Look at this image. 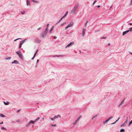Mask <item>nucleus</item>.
I'll use <instances>...</instances> for the list:
<instances>
[{"label": "nucleus", "mask_w": 132, "mask_h": 132, "mask_svg": "<svg viewBox=\"0 0 132 132\" xmlns=\"http://www.w3.org/2000/svg\"><path fill=\"white\" fill-rule=\"evenodd\" d=\"M79 5L78 4H75L74 7L72 9L71 11V14H74L76 12V11L78 9Z\"/></svg>", "instance_id": "f257e3e1"}, {"label": "nucleus", "mask_w": 132, "mask_h": 132, "mask_svg": "<svg viewBox=\"0 0 132 132\" xmlns=\"http://www.w3.org/2000/svg\"><path fill=\"white\" fill-rule=\"evenodd\" d=\"M34 42L36 43H40L41 42V40L37 38H36L34 40Z\"/></svg>", "instance_id": "f03ea898"}, {"label": "nucleus", "mask_w": 132, "mask_h": 132, "mask_svg": "<svg viewBox=\"0 0 132 132\" xmlns=\"http://www.w3.org/2000/svg\"><path fill=\"white\" fill-rule=\"evenodd\" d=\"M47 34V33L43 32L40 35V36L43 38H44V37Z\"/></svg>", "instance_id": "7ed1b4c3"}, {"label": "nucleus", "mask_w": 132, "mask_h": 132, "mask_svg": "<svg viewBox=\"0 0 132 132\" xmlns=\"http://www.w3.org/2000/svg\"><path fill=\"white\" fill-rule=\"evenodd\" d=\"M16 53L18 55L19 57L21 59H22L23 58L22 54L19 51L16 52Z\"/></svg>", "instance_id": "20e7f679"}, {"label": "nucleus", "mask_w": 132, "mask_h": 132, "mask_svg": "<svg viewBox=\"0 0 132 132\" xmlns=\"http://www.w3.org/2000/svg\"><path fill=\"white\" fill-rule=\"evenodd\" d=\"M31 123L34 124V121H33V120H31L28 123H27L26 125V126L27 127L29 126L30 125Z\"/></svg>", "instance_id": "39448f33"}, {"label": "nucleus", "mask_w": 132, "mask_h": 132, "mask_svg": "<svg viewBox=\"0 0 132 132\" xmlns=\"http://www.w3.org/2000/svg\"><path fill=\"white\" fill-rule=\"evenodd\" d=\"M74 44V42H70L69 44L65 48H66L67 47H70L72 46V45H73Z\"/></svg>", "instance_id": "423d86ee"}, {"label": "nucleus", "mask_w": 132, "mask_h": 132, "mask_svg": "<svg viewBox=\"0 0 132 132\" xmlns=\"http://www.w3.org/2000/svg\"><path fill=\"white\" fill-rule=\"evenodd\" d=\"M128 117H127V119L126 121H125V122L121 125V127H122L123 126H126V124L128 122Z\"/></svg>", "instance_id": "0eeeda50"}, {"label": "nucleus", "mask_w": 132, "mask_h": 132, "mask_svg": "<svg viewBox=\"0 0 132 132\" xmlns=\"http://www.w3.org/2000/svg\"><path fill=\"white\" fill-rule=\"evenodd\" d=\"M73 21H72L70 22L69 24L68 25V26L70 27H72L73 26Z\"/></svg>", "instance_id": "6e6552de"}, {"label": "nucleus", "mask_w": 132, "mask_h": 132, "mask_svg": "<svg viewBox=\"0 0 132 132\" xmlns=\"http://www.w3.org/2000/svg\"><path fill=\"white\" fill-rule=\"evenodd\" d=\"M12 64H18L19 62L18 61L16 60H14L13 62H12Z\"/></svg>", "instance_id": "1a4fd4ad"}, {"label": "nucleus", "mask_w": 132, "mask_h": 132, "mask_svg": "<svg viewBox=\"0 0 132 132\" xmlns=\"http://www.w3.org/2000/svg\"><path fill=\"white\" fill-rule=\"evenodd\" d=\"M85 29L84 28L83 29L82 33V35L83 37H84L85 36Z\"/></svg>", "instance_id": "9d476101"}, {"label": "nucleus", "mask_w": 132, "mask_h": 132, "mask_svg": "<svg viewBox=\"0 0 132 132\" xmlns=\"http://www.w3.org/2000/svg\"><path fill=\"white\" fill-rule=\"evenodd\" d=\"M27 40V39H26L21 41L20 42V44L22 45L23 43Z\"/></svg>", "instance_id": "9b49d317"}, {"label": "nucleus", "mask_w": 132, "mask_h": 132, "mask_svg": "<svg viewBox=\"0 0 132 132\" xmlns=\"http://www.w3.org/2000/svg\"><path fill=\"white\" fill-rule=\"evenodd\" d=\"M40 118L39 117H37V118L34 121H33L34 122V123H35V122H36L38 120H39Z\"/></svg>", "instance_id": "f8f14e48"}, {"label": "nucleus", "mask_w": 132, "mask_h": 132, "mask_svg": "<svg viewBox=\"0 0 132 132\" xmlns=\"http://www.w3.org/2000/svg\"><path fill=\"white\" fill-rule=\"evenodd\" d=\"M81 117V116H80L79 117L77 118V120H76V122H78L79 121V120L80 119V118Z\"/></svg>", "instance_id": "ddd939ff"}, {"label": "nucleus", "mask_w": 132, "mask_h": 132, "mask_svg": "<svg viewBox=\"0 0 132 132\" xmlns=\"http://www.w3.org/2000/svg\"><path fill=\"white\" fill-rule=\"evenodd\" d=\"M4 104L5 105H7L9 104V102L7 101L6 102H4Z\"/></svg>", "instance_id": "4468645a"}, {"label": "nucleus", "mask_w": 132, "mask_h": 132, "mask_svg": "<svg viewBox=\"0 0 132 132\" xmlns=\"http://www.w3.org/2000/svg\"><path fill=\"white\" fill-rule=\"evenodd\" d=\"M54 26H53L52 27V28H51V29L49 31L50 33H51L52 31L53 30V28H54Z\"/></svg>", "instance_id": "2eb2a0df"}, {"label": "nucleus", "mask_w": 132, "mask_h": 132, "mask_svg": "<svg viewBox=\"0 0 132 132\" xmlns=\"http://www.w3.org/2000/svg\"><path fill=\"white\" fill-rule=\"evenodd\" d=\"M109 121V120H108V119L107 120H106L104 122H103V123L104 124H105L107 122Z\"/></svg>", "instance_id": "dca6fc26"}, {"label": "nucleus", "mask_w": 132, "mask_h": 132, "mask_svg": "<svg viewBox=\"0 0 132 132\" xmlns=\"http://www.w3.org/2000/svg\"><path fill=\"white\" fill-rule=\"evenodd\" d=\"M30 2L28 0H27V6H28Z\"/></svg>", "instance_id": "f3484780"}, {"label": "nucleus", "mask_w": 132, "mask_h": 132, "mask_svg": "<svg viewBox=\"0 0 132 132\" xmlns=\"http://www.w3.org/2000/svg\"><path fill=\"white\" fill-rule=\"evenodd\" d=\"M123 102H121L118 105V106L119 107H120V106L123 103Z\"/></svg>", "instance_id": "a211bd4d"}, {"label": "nucleus", "mask_w": 132, "mask_h": 132, "mask_svg": "<svg viewBox=\"0 0 132 132\" xmlns=\"http://www.w3.org/2000/svg\"><path fill=\"white\" fill-rule=\"evenodd\" d=\"M97 115H98V114H97L95 116H93L92 118V120H93L94 118L96 117L97 116Z\"/></svg>", "instance_id": "6ab92c4d"}, {"label": "nucleus", "mask_w": 132, "mask_h": 132, "mask_svg": "<svg viewBox=\"0 0 132 132\" xmlns=\"http://www.w3.org/2000/svg\"><path fill=\"white\" fill-rule=\"evenodd\" d=\"M63 56L62 55H55L54 56H53V57H60V56Z\"/></svg>", "instance_id": "aec40b11"}, {"label": "nucleus", "mask_w": 132, "mask_h": 132, "mask_svg": "<svg viewBox=\"0 0 132 132\" xmlns=\"http://www.w3.org/2000/svg\"><path fill=\"white\" fill-rule=\"evenodd\" d=\"M0 116L1 117H5V116L2 113L0 114Z\"/></svg>", "instance_id": "412c9836"}, {"label": "nucleus", "mask_w": 132, "mask_h": 132, "mask_svg": "<svg viewBox=\"0 0 132 132\" xmlns=\"http://www.w3.org/2000/svg\"><path fill=\"white\" fill-rule=\"evenodd\" d=\"M48 30V27H47L45 29V30L44 31V32H45L47 33V31Z\"/></svg>", "instance_id": "4be33fe9"}, {"label": "nucleus", "mask_w": 132, "mask_h": 132, "mask_svg": "<svg viewBox=\"0 0 132 132\" xmlns=\"http://www.w3.org/2000/svg\"><path fill=\"white\" fill-rule=\"evenodd\" d=\"M125 131V129H122L120 130V132H124Z\"/></svg>", "instance_id": "5701e85b"}, {"label": "nucleus", "mask_w": 132, "mask_h": 132, "mask_svg": "<svg viewBox=\"0 0 132 132\" xmlns=\"http://www.w3.org/2000/svg\"><path fill=\"white\" fill-rule=\"evenodd\" d=\"M54 117L56 118H58L59 117H60V116L59 115H58L57 116H55Z\"/></svg>", "instance_id": "b1692460"}, {"label": "nucleus", "mask_w": 132, "mask_h": 132, "mask_svg": "<svg viewBox=\"0 0 132 132\" xmlns=\"http://www.w3.org/2000/svg\"><path fill=\"white\" fill-rule=\"evenodd\" d=\"M127 34V32H125V31H124L123 32L122 35L124 36L125 35H126Z\"/></svg>", "instance_id": "393cba45"}, {"label": "nucleus", "mask_w": 132, "mask_h": 132, "mask_svg": "<svg viewBox=\"0 0 132 132\" xmlns=\"http://www.w3.org/2000/svg\"><path fill=\"white\" fill-rule=\"evenodd\" d=\"M132 123V120L131 121L129 122V125H128V126H130V125Z\"/></svg>", "instance_id": "a878e982"}, {"label": "nucleus", "mask_w": 132, "mask_h": 132, "mask_svg": "<svg viewBox=\"0 0 132 132\" xmlns=\"http://www.w3.org/2000/svg\"><path fill=\"white\" fill-rule=\"evenodd\" d=\"M1 129L2 130H3V129H4L5 130H7V129H6L5 128L3 127H1Z\"/></svg>", "instance_id": "bb28decb"}, {"label": "nucleus", "mask_w": 132, "mask_h": 132, "mask_svg": "<svg viewBox=\"0 0 132 132\" xmlns=\"http://www.w3.org/2000/svg\"><path fill=\"white\" fill-rule=\"evenodd\" d=\"M67 14H66V13L64 15H63L62 17L63 19L65 18L67 15Z\"/></svg>", "instance_id": "cd10ccee"}, {"label": "nucleus", "mask_w": 132, "mask_h": 132, "mask_svg": "<svg viewBox=\"0 0 132 132\" xmlns=\"http://www.w3.org/2000/svg\"><path fill=\"white\" fill-rule=\"evenodd\" d=\"M67 14H66V13L64 15H63L62 17L63 19L65 18L67 15Z\"/></svg>", "instance_id": "c85d7f7f"}, {"label": "nucleus", "mask_w": 132, "mask_h": 132, "mask_svg": "<svg viewBox=\"0 0 132 132\" xmlns=\"http://www.w3.org/2000/svg\"><path fill=\"white\" fill-rule=\"evenodd\" d=\"M67 14H66V13L64 15H63L62 17L63 19L65 18L67 15Z\"/></svg>", "instance_id": "c756f323"}, {"label": "nucleus", "mask_w": 132, "mask_h": 132, "mask_svg": "<svg viewBox=\"0 0 132 132\" xmlns=\"http://www.w3.org/2000/svg\"><path fill=\"white\" fill-rule=\"evenodd\" d=\"M67 14H66V13L64 15H63L62 17L63 19L65 18L67 15Z\"/></svg>", "instance_id": "7c9ffc66"}, {"label": "nucleus", "mask_w": 132, "mask_h": 132, "mask_svg": "<svg viewBox=\"0 0 132 132\" xmlns=\"http://www.w3.org/2000/svg\"><path fill=\"white\" fill-rule=\"evenodd\" d=\"M11 58V57H8V58H5V60H10Z\"/></svg>", "instance_id": "2f4dec72"}, {"label": "nucleus", "mask_w": 132, "mask_h": 132, "mask_svg": "<svg viewBox=\"0 0 132 132\" xmlns=\"http://www.w3.org/2000/svg\"><path fill=\"white\" fill-rule=\"evenodd\" d=\"M55 119V117H54L53 118H51V120L52 121H53Z\"/></svg>", "instance_id": "473e14b6"}, {"label": "nucleus", "mask_w": 132, "mask_h": 132, "mask_svg": "<svg viewBox=\"0 0 132 132\" xmlns=\"http://www.w3.org/2000/svg\"><path fill=\"white\" fill-rule=\"evenodd\" d=\"M129 30L131 31H132V27L129 28Z\"/></svg>", "instance_id": "72a5a7b5"}, {"label": "nucleus", "mask_w": 132, "mask_h": 132, "mask_svg": "<svg viewBox=\"0 0 132 132\" xmlns=\"http://www.w3.org/2000/svg\"><path fill=\"white\" fill-rule=\"evenodd\" d=\"M21 14H23L25 13V12L24 11H21Z\"/></svg>", "instance_id": "f704fd0d"}, {"label": "nucleus", "mask_w": 132, "mask_h": 132, "mask_svg": "<svg viewBox=\"0 0 132 132\" xmlns=\"http://www.w3.org/2000/svg\"><path fill=\"white\" fill-rule=\"evenodd\" d=\"M65 24V23H63L62 24H61V25L62 26H63Z\"/></svg>", "instance_id": "c9c22d12"}, {"label": "nucleus", "mask_w": 132, "mask_h": 132, "mask_svg": "<svg viewBox=\"0 0 132 132\" xmlns=\"http://www.w3.org/2000/svg\"><path fill=\"white\" fill-rule=\"evenodd\" d=\"M77 123V122H76V121H75V122H74L73 123V125H75Z\"/></svg>", "instance_id": "e433bc0d"}, {"label": "nucleus", "mask_w": 132, "mask_h": 132, "mask_svg": "<svg viewBox=\"0 0 132 132\" xmlns=\"http://www.w3.org/2000/svg\"><path fill=\"white\" fill-rule=\"evenodd\" d=\"M96 2H97V1H96V0H95V1L94 2H93V5H94L95 4V3Z\"/></svg>", "instance_id": "4c0bfd02"}, {"label": "nucleus", "mask_w": 132, "mask_h": 132, "mask_svg": "<svg viewBox=\"0 0 132 132\" xmlns=\"http://www.w3.org/2000/svg\"><path fill=\"white\" fill-rule=\"evenodd\" d=\"M51 125L52 126H56V124H55L54 125H53L52 124Z\"/></svg>", "instance_id": "58836bf2"}, {"label": "nucleus", "mask_w": 132, "mask_h": 132, "mask_svg": "<svg viewBox=\"0 0 132 132\" xmlns=\"http://www.w3.org/2000/svg\"><path fill=\"white\" fill-rule=\"evenodd\" d=\"M117 122L116 121H115L114 122L111 123V125H113L115 124Z\"/></svg>", "instance_id": "ea45409f"}, {"label": "nucleus", "mask_w": 132, "mask_h": 132, "mask_svg": "<svg viewBox=\"0 0 132 132\" xmlns=\"http://www.w3.org/2000/svg\"><path fill=\"white\" fill-rule=\"evenodd\" d=\"M120 118V117H119V118H118V119L117 120H116V122H117V121H118L119 120V119Z\"/></svg>", "instance_id": "a19ab883"}, {"label": "nucleus", "mask_w": 132, "mask_h": 132, "mask_svg": "<svg viewBox=\"0 0 132 132\" xmlns=\"http://www.w3.org/2000/svg\"><path fill=\"white\" fill-rule=\"evenodd\" d=\"M60 21L59 20V21L56 23V25L58 23H59Z\"/></svg>", "instance_id": "79ce46f5"}, {"label": "nucleus", "mask_w": 132, "mask_h": 132, "mask_svg": "<svg viewBox=\"0 0 132 132\" xmlns=\"http://www.w3.org/2000/svg\"><path fill=\"white\" fill-rule=\"evenodd\" d=\"M21 45L19 44V48H21Z\"/></svg>", "instance_id": "37998d69"}, {"label": "nucleus", "mask_w": 132, "mask_h": 132, "mask_svg": "<svg viewBox=\"0 0 132 132\" xmlns=\"http://www.w3.org/2000/svg\"><path fill=\"white\" fill-rule=\"evenodd\" d=\"M88 21H87L85 23V26L86 27V25H87V23H88Z\"/></svg>", "instance_id": "c03bdc74"}, {"label": "nucleus", "mask_w": 132, "mask_h": 132, "mask_svg": "<svg viewBox=\"0 0 132 132\" xmlns=\"http://www.w3.org/2000/svg\"><path fill=\"white\" fill-rule=\"evenodd\" d=\"M129 30H127L125 31V32H127V33L129 32Z\"/></svg>", "instance_id": "a18cd8bd"}, {"label": "nucleus", "mask_w": 132, "mask_h": 132, "mask_svg": "<svg viewBox=\"0 0 132 132\" xmlns=\"http://www.w3.org/2000/svg\"><path fill=\"white\" fill-rule=\"evenodd\" d=\"M106 38V37H102V39H105Z\"/></svg>", "instance_id": "49530a36"}, {"label": "nucleus", "mask_w": 132, "mask_h": 132, "mask_svg": "<svg viewBox=\"0 0 132 132\" xmlns=\"http://www.w3.org/2000/svg\"><path fill=\"white\" fill-rule=\"evenodd\" d=\"M69 27L68 26L67 27H66L65 28V29H68Z\"/></svg>", "instance_id": "de8ad7c7"}, {"label": "nucleus", "mask_w": 132, "mask_h": 132, "mask_svg": "<svg viewBox=\"0 0 132 132\" xmlns=\"http://www.w3.org/2000/svg\"><path fill=\"white\" fill-rule=\"evenodd\" d=\"M41 29V27H40L37 30H39Z\"/></svg>", "instance_id": "09e8293b"}, {"label": "nucleus", "mask_w": 132, "mask_h": 132, "mask_svg": "<svg viewBox=\"0 0 132 132\" xmlns=\"http://www.w3.org/2000/svg\"><path fill=\"white\" fill-rule=\"evenodd\" d=\"M132 5V0H131L130 3V5Z\"/></svg>", "instance_id": "8fccbe9b"}, {"label": "nucleus", "mask_w": 132, "mask_h": 132, "mask_svg": "<svg viewBox=\"0 0 132 132\" xmlns=\"http://www.w3.org/2000/svg\"><path fill=\"white\" fill-rule=\"evenodd\" d=\"M53 37H54V39H56L57 38L56 37V36H53Z\"/></svg>", "instance_id": "3c124183"}, {"label": "nucleus", "mask_w": 132, "mask_h": 132, "mask_svg": "<svg viewBox=\"0 0 132 132\" xmlns=\"http://www.w3.org/2000/svg\"><path fill=\"white\" fill-rule=\"evenodd\" d=\"M125 99H126L125 98H124V99H123V100L122 102H123V103L124 102V101L125 100Z\"/></svg>", "instance_id": "603ef678"}, {"label": "nucleus", "mask_w": 132, "mask_h": 132, "mask_svg": "<svg viewBox=\"0 0 132 132\" xmlns=\"http://www.w3.org/2000/svg\"><path fill=\"white\" fill-rule=\"evenodd\" d=\"M39 60H37V63L38 62H39Z\"/></svg>", "instance_id": "864d4df0"}, {"label": "nucleus", "mask_w": 132, "mask_h": 132, "mask_svg": "<svg viewBox=\"0 0 132 132\" xmlns=\"http://www.w3.org/2000/svg\"><path fill=\"white\" fill-rule=\"evenodd\" d=\"M128 24L131 26V25H132V23H129Z\"/></svg>", "instance_id": "5fc2aeb1"}, {"label": "nucleus", "mask_w": 132, "mask_h": 132, "mask_svg": "<svg viewBox=\"0 0 132 132\" xmlns=\"http://www.w3.org/2000/svg\"><path fill=\"white\" fill-rule=\"evenodd\" d=\"M36 54L37 53H35L34 54V56L35 57Z\"/></svg>", "instance_id": "6e6d98bb"}, {"label": "nucleus", "mask_w": 132, "mask_h": 132, "mask_svg": "<svg viewBox=\"0 0 132 132\" xmlns=\"http://www.w3.org/2000/svg\"><path fill=\"white\" fill-rule=\"evenodd\" d=\"M38 49L37 50H36V52H35V53H37V52H38Z\"/></svg>", "instance_id": "4d7b16f0"}, {"label": "nucleus", "mask_w": 132, "mask_h": 132, "mask_svg": "<svg viewBox=\"0 0 132 132\" xmlns=\"http://www.w3.org/2000/svg\"><path fill=\"white\" fill-rule=\"evenodd\" d=\"M3 123V122L2 121L1 122H0V124H2Z\"/></svg>", "instance_id": "13d9d810"}, {"label": "nucleus", "mask_w": 132, "mask_h": 132, "mask_svg": "<svg viewBox=\"0 0 132 132\" xmlns=\"http://www.w3.org/2000/svg\"><path fill=\"white\" fill-rule=\"evenodd\" d=\"M63 19V18H61L60 19V20H59V21H61L62 20V19Z\"/></svg>", "instance_id": "bf43d9fd"}, {"label": "nucleus", "mask_w": 132, "mask_h": 132, "mask_svg": "<svg viewBox=\"0 0 132 132\" xmlns=\"http://www.w3.org/2000/svg\"><path fill=\"white\" fill-rule=\"evenodd\" d=\"M32 1H33L34 2H37L36 1H35L34 0H32Z\"/></svg>", "instance_id": "052dcab7"}, {"label": "nucleus", "mask_w": 132, "mask_h": 132, "mask_svg": "<svg viewBox=\"0 0 132 132\" xmlns=\"http://www.w3.org/2000/svg\"><path fill=\"white\" fill-rule=\"evenodd\" d=\"M35 57L33 56V57L31 59L32 60H33L34 59V58Z\"/></svg>", "instance_id": "680f3d73"}, {"label": "nucleus", "mask_w": 132, "mask_h": 132, "mask_svg": "<svg viewBox=\"0 0 132 132\" xmlns=\"http://www.w3.org/2000/svg\"><path fill=\"white\" fill-rule=\"evenodd\" d=\"M20 121V120H18L16 121V122H19Z\"/></svg>", "instance_id": "e2e57ef3"}, {"label": "nucleus", "mask_w": 132, "mask_h": 132, "mask_svg": "<svg viewBox=\"0 0 132 132\" xmlns=\"http://www.w3.org/2000/svg\"><path fill=\"white\" fill-rule=\"evenodd\" d=\"M65 13L67 14H68V11H67L66 12V13Z\"/></svg>", "instance_id": "0e129e2a"}, {"label": "nucleus", "mask_w": 132, "mask_h": 132, "mask_svg": "<svg viewBox=\"0 0 132 132\" xmlns=\"http://www.w3.org/2000/svg\"><path fill=\"white\" fill-rule=\"evenodd\" d=\"M18 40V38H17V39H15V40H14V41H16L17 40Z\"/></svg>", "instance_id": "69168bd1"}, {"label": "nucleus", "mask_w": 132, "mask_h": 132, "mask_svg": "<svg viewBox=\"0 0 132 132\" xmlns=\"http://www.w3.org/2000/svg\"><path fill=\"white\" fill-rule=\"evenodd\" d=\"M20 110H21V109H19V110H18L17 111V112H19Z\"/></svg>", "instance_id": "338daca9"}, {"label": "nucleus", "mask_w": 132, "mask_h": 132, "mask_svg": "<svg viewBox=\"0 0 132 132\" xmlns=\"http://www.w3.org/2000/svg\"><path fill=\"white\" fill-rule=\"evenodd\" d=\"M111 119V118L110 117L108 118V119L109 120Z\"/></svg>", "instance_id": "774afa93"}]
</instances>
